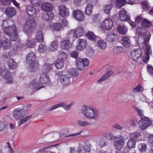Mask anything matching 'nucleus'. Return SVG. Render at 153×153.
<instances>
[{
	"instance_id": "nucleus-34",
	"label": "nucleus",
	"mask_w": 153,
	"mask_h": 153,
	"mask_svg": "<svg viewBox=\"0 0 153 153\" xmlns=\"http://www.w3.org/2000/svg\"><path fill=\"white\" fill-rule=\"evenodd\" d=\"M122 40L124 47L128 48L130 47L131 45V41L130 39L127 37L123 36L122 38Z\"/></svg>"
},
{
	"instance_id": "nucleus-15",
	"label": "nucleus",
	"mask_w": 153,
	"mask_h": 153,
	"mask_svg": "<svg viewBox=\"0 0 153 153\" xmlns=\"http://www.w3.org/2000/svg\"><path fill=\"white\" fill-rule=\"evenodd\" d=\"M74 17L79 21H82L84 18V13L79 10H76L73 13Z\"/></svg>"
},
{
	"instance_id": "nucleus-23",
	"label": "nucleus",
	"mask_w": 153,
	"mask_h": 153,
	"mask_svg": "<svg viewBox=\"0 0 153 153\" xmlns=\"http://www.w3.org/2000/svg\"><path fill=\"white\" fill-rule=\"evenodd\" d=\"M141 25L144 28L153 27V23L150 22L146 18H143L141 23Z\"/></svg>"
},
{
	"instance_id": "nucleus-64",
	"label": "nucleus",
	"mask_w": 153,
	"mask_h": 153,
	"mask_svg": "<svg viewBox=\"0 0 153 153\" xmlns=\"http://www.w3.org/2000/svg\"><path fill=\"white\" fill-rule=\"evenodd\" d=\"M148 70L149 74L153 76V67L150 66L148 68Z\"/></svg>"
},
{
	"instance_id": "nucleus-29",
	"label": "nucleus",
	"mask_w": 153,
	"mask_h": 153,
	"mask_svg": "<svg viewBox=\"0 0 153 153\" xmlns=\"http://www.w3.org/2000/svg\"><path fill=\"white\" fill-rule=\"evenodd\" d=\"M42 8L43 10L45 11H50L52 10L53 7L51 4L47 2H45L42 4Z\"/></svg>"
},
{
	"instance_id": "nucleus-42",
	"label": "nucleus",
	"mask_w": 153,
	"mask_h": 153,
	"mask_svg": "<svg viewBox=\"0 0 153 153\" xmlns=\"http://www.w3.org/2000/svg\"><path fill=\"white\" fill-rule=\"evenodd\" d=\"M67 104L63 102H61L60 103L56 105H53L49 109L47 110V111H52L55 109L57 108L60 107H64L66 106Z\"/></svg>"
},
{
	"instance_id": "nucleus-35",
	"label": "nucleus",
	"mask_w": 153,
	"mask_h": 153,
	"mask_svg": "<svg viewBox=\"0 0 153 153\" xmlns=\"http://www.w3.org/2000/svg\"><path fill=\"white\" fill-rule=\"evenodd\" d=\"M58 48V43L57 41H54L51 42L49 47V50L50 51H54Z\"/></svg>"
},
{
	"instance_id": "nucleus-1",
	"label": "nucleus",
	"mask_w": 153,
	"mask_h": 153,
	"mask_svg": "<svg viewBox=\"0 0 153 153\" xmlns=\"http://www.w3.org/2000/svg\"><path fill=\"white\" fill-rule=\"evenodd\" d=\"M35 54L33 52L29 53L26 57V62L30 64V71H35L39 68V65L37 61H36Z\"/></svg>"
},
{
	"instance_id": "nucleus-59",
	"label": "nucleus",
	"mask_w": 153,
	"mask_h": 153,
	"mask_svg": "<svg viewBox=\"0 0 153 153\" xmlns=\"http://www.w3.org/2000/svg\"><path fill=\"white\" fill-rule=\"evenodd\" d=\"M143 19L141 16H137L136 17L135 22L137 23H140L141 22V23Z\"/></svg>"
},
{
	"instance_id": "nucleus-12",
	"label": "nucleus",
	"mask_w": 153,
	"mask_h": 153,
	"mask_svg": "<svg viewBox=\"0 0 153 153\" xmlns=\"http://www.w3.org/2000/svg\"><path fill=\"white\" fill-rule=\"evenodd\" d=\"M151 124L152 122L151 120L147 118L142 119L138 122L139 127L143 130L146 128L147 127L151 125Z\"/></svg>"
},
{
	"instance_id": "nucleus-8",
	"label": "nucleus",
	"mask_w": 153,
	"mask_h": 153,
	"mask_svg": "<svg viewBox=\"0 0 153 153\" xmlns=\"http://www.w3.org/2000/svg\"><path fill=\"white\" fill-rule=\"evenodd\" d=\"M85 30L82 27H79L75 29L70 31L69 33L73 35L76 38H78L81 37L85 34Z\"/></svg>"
},
{
	"instance_id": "nucleus-33",
	"label": "nucleus",
	"mask_w": 153,
	"mask_h": 153,
	"mask_svg": "<svg viewBox=\"0 0 153 153\" xmlns=\"http://www.w3.org/2000/svg\"><path fill=\"white\" fill-rule=\"evenodd\" d=\"M53 16V13L50 12L44 13L42 15L43 18L46 21H49L51 19Z\"/></svg>"
},
{
	"instance_id": "nucleus-21",
	"label": "nucleus",
	"mask_w": 153,
	"mask_h": 153,
	"mask_svg": "<svg viewBox=\"0 0 153 153\" xmlns=\"http://www.w3.org/2000/svg\"><path fill=\"white\" fill-rule=\"evenodd\" d=\"M69 78L67 75H62L60 77V82L64 85H68L70 83Z\"/></svg>"
},
{
	"instance_id": "nucleus-49",
	"label": "nucleus",
	"mask_w": 153,
	"mask_h": 153,
	"mask_svg": "<svg viewBox=\"0 0 153 153\" xmlns=\"http://www.w3.org/2000/svg\"><path fill=\"white\" fill-rule=\"evenodd\" d=\"M112 6L111 4H108L105 5L104 8L105 12L107 14L110 13V11L112 9Z\"/></svg>"
},
{
	"instance_id": "nucleus-50",
	"label": "nucleus",
	"mask_w": 153,
	"mask_h": 153,
	"mask_svg": "<svg viewBox=\"0 0 153 153\" xmlns=\"http://www.w3.org/2000/svg\"><path fill=\"white\" fill-rule=\"evenodd\" d=\"M53 29L56 31H59L61 30L62 28L61 24L59 23H55L53 26Z\"/></svg>"
},
{
	"instance_id": "nucleus-2",
	"label": "nucleus",
	"mask_w": 153,
	"mask_h": 153,
	"mask_svg": "<svg viewBox=\"0 0 153 153\" xmlns=\"http://www.w3.org/2000/svg\"><path fill=\"white\" fill-rule=\"evenodd\" d=\"M52 65L48 63H46L43 66L44 73L41 74L39 77V83L41 85L48 84L50 82L49 76L47 72H48L51 69Z\"/></svg>"
},
{
	"instance_id": "nucleus-38",
	"label": "nucleus",
	"mask_w": 153,
	"mask_h": 153,
	"mask_svg": "<svg viewBox=\"0 0 153 153\" xmlns=\"http://www.w3.org/2000/svg\"><path fill=\"white\" fill-rule=\"evenodd\" d=\"M93 6V5L91 4H88L87 5L85 11L86 14L88 15H91L92 12V9Z\"/></svg>"
},
{
	"instance_id": "nucleus-61",
	"label": "nucleus",
	"mask_w": 153,
	"mask_h": 153,
	"mask_svg": "<svg viewBox=\"0 0 153 153\" xmlns=\"http://www.w3.org/2000/svg\"><path fill=\"white\" fill-rule=\"evenodd\" d=\"M130 122L131 125L133 126H137V124L138 123L137 121L135 120L132 119L130 120Z\"/></svg>"
},
{
	"instance_id": "nucleus-9",
	"label": "nucleus",
	"mask_w": 153,
	"mask_h": 153,
	"mask_svg": "<svg viewBox=\"0 0 153 153\" xmlns=\"http://www.w3.org/2000/svg\"><path fill=\"white\" fill-rule=\"evenodd\" d=\"M113 24V20L110 18H107L104 20L101 26L103 29L109 30L112 28Z\"/></svg>"
},
{
	"instance_id": "nucleus-60",
	"label": "nucleus",
	"mask_w": 153,
	"mask_h": 153,
	"mask_svg": "<svg viewBox=\"0 0 153 153\" xmlns=\"http://www.w3.org/2000/svg\"><path fill=\"white\" fill-rule=\"evenodd\" d=\"M133 108L137 112L138 115H139L140 117H141V116L143 115V114L142 113L141 110L139 108H138L136 107H134Z\"/></svg>"
},
{
	"instance_id": "nucleus-31",
	"label": "nucleus",
	"mask_w": 153,
	"mask_h": 153,
	"mask_svg": "<svg viewBox=\"0 0 153 153\" xmlns=\"http://www.w3.org/2000/svg\"><path fill=\"white\" fill-rule=\"evenodd\" d=\"M76 122L79 126L82 127L91 126L92 124L91 123L87 121H83L82 120H77Z\"/></svg>"
},
{
	"instance_id": "nucleus-63",
	"label": "nucleus",
	"mask_w": 153,
	"mask_h": 153,
	"mask_svg": "<svg viewBox=\"0 0 153 153\" xmlns=\"http://www.w3.org/2000/svg\"><path fill=\"white\" fill-rule=\"evenodd\" d=\"M140 99L143 102H145L148 103H149V99L148 98H146V96H142Z\"/></svg>"
},
{
	"instance_id": "nucleus-5",
	"label": "nucleus",
	"mask_w": 153,
	"mask_h": 153,
	"mask_svg": "<svg viewBox=\"0 0 153 153\" xmlns=\"http://www.w3.org/2000/svg\"><path fill=\"white\" fill-rule=\"evenodd\" d=\"M36 26V23L34 20L29 19L27 20L23 26L24 32L26 33H30Z\"/></svg>"
},
{
	"instance_id": "nucleus-51",
	"label": "nucleus",
	"mask_w": 153,
	"mask_h": 153,
	"mask_svg": "<svg viewBox=\"0 0 153 153\" xmlns=\"http://www.w3.org/2000/svg\"><path fill=\"white\" fill-rule=\"evenodd\" d=\"M47 50V47L45 45L41 44L39 45L38 51L42 53L46 51Z\"/></svg>"
},
{
	"instance_id": "nucleus-47",
	"label": "nucleus",
	"mask_w": 153,
	"mask_h": 153,
	"mask_svg": "<svg viewBox=\"0 0 153 153\" xmlns=\"http://www.w3.org/2000/svg\"><path fill=\"white\" fill-rule=\"evenodd\" d=\"M143 90V88L140 84H139L137 86L133 89L134 93L139 92Z\"/></svg>"
},
{
	"instance_id": "nucleus-32",
	"label": "nucleus",
	"mask_w": 153,
	"mask_h": 153,
	"mask_svg": "<svg viewBox=\"0 0 153 153\" xmlns=\"http://www.w3.org/2000/svg\"><path fill=\"white\" fill-rule=\"evenodd\" d=\"M55 65L57 69L62 68L64 66V60L63 58L59 59H57L55 64Z\"/></svg>"
},
{
	"instance_id": "nucleus-39",
	"label": "nucleus",
	"mask_w": 153,
	"mask_h": 153,
	"mask_svg": "<svg viewBox=\"0 0 153 153\" xmlns=\"http://www.w3.org/2000/svg\"><path fill=\"white\" fill-rule=\"evenodd\" d=\"M116 6L118 8H121L127 3L126 0H115Z\"/></svg>"
},
{
	"instance_id": "nucleus-44",
	"label": "nucleus",
	"mask_w": 153,
	"mask_h": 153,
	"mask_svg": "<svg viewBox=\"0 0 153 153\" xmlns=\"http://www.w3.org/2000/svg\"><path fill=\"white\" fill-rule=\"evenodd\" d=\"M20 42H18L14 44L12 49V51L13 53L16 52L20 50L21 46H20Z\"/></svg>"
},
{
	"instance_id": "nucleus-62",
	"label": "nucleus",
	"mask_w": 153,
	"mask_h": 153,
	"mask_svg": "<svg viewBox=\"0 0 153 153\" xmlns=\"http://www.w3.org/2000/svg\"><path fill=\"white\" fill-rule=\"evenodd\" d=\"M106 143L105 141L103 139L100 140V143L99 145L100 147H102L106 145Z\"/></svg>"
},
{
	"instance_id": "nucleus-27",
	"label": "nucleus",
	"mask_w": 153,
	"mask_h": 153,
	"mask_svg": "<svg viewBox=\"0 0 153 153\" xmlns=\"http://www.w3.org/2000/svg\"><path fill=\"white\" fill-rule=\"evenodd\" d=\"M7 63L8 67L10 69H15L17 66V63L14 61L13 59H9Z\"/></svg>"
},
{
	"instance_id": "nucleus-10",
	"label": "nucleus",
	"mask_w": 153,
	"mask_h": 153,
	"mask_svg": "<svg viewBox=\"0 0 153 153\" xmlns=\"http://www.w3.org/2000/svg\"><path fill=\"white\" fill-rule=\"evenodd\" d=\"M91 145L88 141H86L84 146H80L77 151L79 153H86V152H90Z\"/></svg>"
},
{
	"instance_id": "nucleus-41",
	"label": "nucleus",
	"mask_w": 153,
	"mask_h": 153,
	"mask_svg": "<svg viewBox=\"0 0 153 153\" xmlns=\"http://www.w3.org/2000/svg\"><path fill=\"white\" fill-rule=\"evenodd\" d=\"M26 44L27 47L33 48L35 45V41L33 39H28L26 41Z\"/></svg>"
},
{
	"instance_id": "nucleus-22",
	"label": "nucleus",
	"mask_w": 153,
	"mask_h": 153,
	"mask_svg": "<svg viewBox=\"0 0 153 153\" xmlns=\"http://www.w3.org/2000/svg\"><path fill=\"white\" fill-rule=\"evenodd\" d=\"M118 36L114 33H110L108 34L106 37V41L113 42L116 41L118 39Z\"/></svg>"
},
{
	"instance_id": "nucleus-56",
	"label": "nucleus",
	"mask_w": 153,
	"mask_h": 153,
	"mask_svg": "<svg viewBox=\"0 0 153 153\" xmlns=\"http://www.w3.org/2000/svg\"><path fill=\"white\" fill-rule=\"evenodd\" d=\"M118 137V136H115L113 133H110L107 136V138L108 139L110 140H111L113 139L114 138V140H115V137Z\"/></svg>"
},
{
	"instance_id": "nucleus-54",
	"label": "nucleus",
	"mask_w": 153,
	"mask_h": 153,
	"mask_svg": "<svg viewBox=\"0 0 153 153\" xmlns=\"http://www.w3.org/2000/svg\"><path fill=\"white\" fill-rule=\"evenodd\" d=\"M141 4L143 8L145 10H148L149 8L148 4L146 2H141Z\"/></svg>"
},
{
	"instance_id": "nucleus-43",
	"label": "nucleus",
	"mask_w": 153,
	"mask_h": 153,
	"mask_svg": "<svg viewBox=\"0 0 153 153\" xmlns=\"http://www.w3.org/2000/svg\"><path fill=\"white\" fill-rule=\"evenodd\" d=\"M136 140L134 139H131L128 142L127 146L130 148H134L136 144Z\"/></svg>"
},
{
	"instance_id": "nucleus-57",
	"label": "nucleus",
	"mask_w": 153,
	"mask_h": 153,
	"mask_svg": "<svg viewBox=\"0 0 153 153\" xmlns=\"http://www.w3.org/2000/svg\"><path fill=\"white\" fill-rule=\"evenodd\" d=\"M50 98H47L46 96H39L36 99L38 101H45Z\"/></svg>"
},
{
	"instance_id": "nucleus-20",
	"label": "nucleus",
	"mask_w": 153,
	"mask_h": 153,
	"mask_svg": "<svg viewBox=\"0 0 153 153\" xmlns=\"http://www.w3.org/2000/svg\"><path fill=\"white\" fill-rule=\"evenodd\" d=\"M72 46V43L68 39H65L60 43V46L62 49L65 50L69 49Z\"/></svg>"
},
{
	"instance_id": "nucleus-6",
	"label": "nucleus",
	"mask_w": 153,
	"mask_h": 153,
	"mask_svg": "<svg viewBox=\"0 0 153 153\" xmlns=\"http://www.w3.org/2000/svg\"><path fill=\"white\" fill-rule=\"evenodd\" d=\"M115 138V140L113 142L114 147L115 149L120 150L124 144L126 139L124 137L121 135H119L118 137H116Z\"/></svg>"
},
{
	"instance_id": "nucleus-16",
	"label": "nucleus",
	"mask_w": 153,
	"mask_h": 153,
	"mask_svg": "<svg viewBox=\"0 0 153 153\" xmlns=\"http://www.w3.org/2000/svg\"><path fill=\"white\" fill-rule=\"evenodd\" d=\"M29 87L31 89L37 91L42 88H44L45 86L40 85V84L37 83L36 79H33L30 83Z\"/></svg>"
},
{
	"instance_id": "nucleus-55",
	"label": "nucleus",
	"mask_w": 153,
	"mask_h": 153,
	"mask_svg": "<svg viewBox=\"0 0 153 153\" xmlns=\"http://www.w3.org/2000/svg\"><path fill=\"white\" fill-rule=\"evenodd\" d=\"M71 57L76 58L78 56V52L76 51H74L71 52Z\"/></svg>"
},
{
	"instance_id": "nucleus-52",
	"label": "nucleus",
	"mask_w": 153,
	"mask_h": 153,
	"mask_svg": "<svg viewBox=\"0 0 153 153\" xmlns=\"http://www.w3.org/2000/svg\"><path fill=\"white\" fill-rule=\"evenodd\" d=\"M31 4L35 6H39L41 3L40 0H30Z\"/></svg>"
},
{
	"instance_id": "nucleus-28",
	"label": "nucleus",
	"mask_w": 153,
	"mask_h": 153,
	"mask_svg": "<svg viewBox=\"0 0 153 153\" xmlns=\"http://www.w3.org/2000/svg\"><path fill=\"white\" fill-rule=\"evenodd\" d=\"M36 41L42 43L44 41V36L41 30H38L37 32L35 37Z\"/></svg>"
},
{
	"instance_id": "nucleus-13",
	"label": "nucleus",
	"mask_w": 153,
	"mask_h": 153,
	"mask_svg": "<svg viewBox=\"0 0 153 153\" xmlns=\"http://www.w3.org/2000/svg\"><path fill=\"white\" fill-rule=\"evenodd\" d=\"M142 56V52L140 48L134 49L131 52V58L134 61H137V59Z\"/></svg>"
},
{
	"instance_id": "nucleus-36",
	"label": "nucleus",
	"mask_w": 153,
	"mask_h": 153,
	"mask_svg": "<svg viewBox=\"0 0 153 153\" xmlns=\"http://www.w3.org/2000/svg\"><path fill=\"white\" fill-rule=\"evenodd\" d=\"M86 35L89 39L93 41H96L98 37L97 36L95 35L94 33L91 31L88 32Z\"/></svg>"
},
{
	"instance_id": "nucleus-4",
	"label": "nucleus",
	"mask_w": 153,
	"mask_h": 153,
	"mask_svg": "<svg viewBox=\"0 0 153 153\" xmlns=\"http://www.w3.org/2000/svg\"><path fill=\"white\" fill-rule=\"evenodd\" d=\"M17 30L16 27L13 25L11 27H5L4 31V33L7 35L12 41H15L18 38L17 33Z\"/></svg>"
},
{
	"instance_id": "nucleus-40",
	"label": "nucleus",
	"mask_w": 153,
	"mask_h": 153,
	"mask_svg": "<svg viewBox=\"0 0 153 153\" xmlns=\"http://www.w3.org/2000/svg\"><path fill=\"white\" fill-rule=\"evenodd\" d=\"M97 46L102 49H104L107 46L106 43L103 40H99L97 42Z\"/></svg>"
},
{
	"instance_id": "nucleus-18",
	"label": "nucleus",
	"mask_w": 153,
	"mask_h": 153,
	"mask_svg": "<svg viewBox=\"0 0 153 153\" xmlns=\"http://www.w3.org/2000/svg\"><path fill=\"white\" fill-rule=\"evenodd\" d=\"M25 113L26 110L24 108L15 110L13 112V115L15 118L18 119L20 117L25 115Z\"/></svg>"
},
{
	"instance_id": "nucleus-30",
	"label": "nucleus",
	"mask_w": 153,
	"mask_h": 153,
	"mask_svg": "<svg viewBox=\"0 0 153 153\" xmlns=\"http://www.w3.org/2000/svg\"><path fill=\"white\" fill-rule=\"evenodd\" d=\"M2 47L4 49H8L11 46V43L10 40L8 39H5L2 41Z\"/></svg>"
},
{
	"instance_id": "nucleus-25",
	"label": "nucleus",
	"mask_w": 153,
	"mask_h": 153,
	"mask_svg": "<svg viewBox=\"0 0 153 153\" xmlns=\"http://www.w3.org/2000/svg\"><path fill=\"white\" fill-rule=\"evenodd\" d=\"M6 15L8 17H11L16 14V11L15 9L12 7H7L5 10Z\"/></svg>"
},
{
	"instance_id": "nucleus-3",
	"label": "nucleus",
	"mask_w": 153,
	"mask_h": 153,
	"mask_svg": "<svg viewBox=\"0 0 153 153\" xmlns=\"http://www.w3.org/2000/svg\"><path fill=\"white\" fill-rule=\"evenodd\" d=\"M81 112L84 116L90 119H96L99 114V112L97 109L92 108L86 105L83 106Z\"/></svg>"
},
{
	"instance_id": "nucleus-11",
	"label": "nucleus",
	"mask_w": 153,
	"mask_h": 153,
	"mask_svg": "<svg viewBox=\"0 0 153 153\" xmlns=\"http://www.w3.org/2000/svg\"><path fill=\"white\" fill-rule=\"evenodd\" d=\"M119 18L120 20L122 22L128 21L130 20V16L127 14V11L123 9L119 12Z\"/></svg>"
},
{
	"instance_id": "nucleus-17",
	"label": "nucleus",
	"mask_w": 153,
	"mask_h": 153,
	"mask_svg": "<svg viewBox=\"0 0 153 153\" xmlns=\"http://www.w3.org/2000/svg\"><path fill=\"white\" fill-rule=\"evenodd\" d=\"M59 14L63 17H66L69 15V12L68 9L65 6L61 5L59 7Z\"/></svg>"
},
{
	"instance_id": "nucleus-24",
	"label": "nucleus",
	"mask_w": 153,
	"mask_h": 153,
	"mask_svg": "<svg viewBox=\"0 0 153 153\" xmlns=\"http://www.w3.org/2000/svg\"><path fill=\"white\" fill-rule=\"evenodd\" d=\"M113 74V72L112 71H108L103 75L97 81V82L98 83H100L105 81L106 79H108Z\"/></svg>"
},
{
	"instance_id": "nucleus-53",
	"label": "nucleus",
	"mask_w": 153,
	"mask_h": 153,
	"mask_svg": "<svg viewBox=\"0 0 153 153\" xmlns=\"http://www.w3.org/2000/svg\"><path fill=\"white\" fill-rule=\"evenodd\" d=\"M11 2V0H1V4L3 5H8Z\"/></svg>"
},
{
	"instance_id": "nucleus-37",
	"label": "nucleus",
	"mask_w": 153,
	"mask_h": 153,
	"mask_svg": "<svg viewBox=\"0 0 153 153\" xmlns=\"http://www.w3.org/2000/svg\"><path fill=\"white\" fill-rule=\"evenodd\" d=\"M117 29L119 33L122 34H126L128 31L127 27L124 25H119Z\"/></svg>"
},
{
	"instance_id": "nucleus-46",
	"label": "nucleus",
	"mask_w": 153,
	"mask_h": 153,
	"mask_svg": "<svg viewBox=\"0 0 153 153\" xmlns=\"http://www.w3.org/2000/svg\"><path fill=\"white\" fill-rule=\"evenodd\" d=\"M32 117V115H30L21 118L20 120L19 124L18 126H20L21 124L25 122L30 119H31Z\"/></svg>"
},
{
	"instance_id": "nucleus-45",
	"label": "nucleus",
	"mask_w": 153,
	"mask_h": 153,
	"mask_svg": "<svg viewBox=\"0 0 153 153\" xmlns=\"http://www.w3.org/2000/svg\"><path fill=\"white\" fill-rule=\"evenodd\" d=\"M141 135L140 133L137 132H134L130 134V136L132 138H135L137 140L140 139Z\"/></svg>"
},
{
	"instance_id": "nucleus-26",
	"label": "nucleus",
	"mask_w": 153,
	"mask_h": 153,
	"mask_svg": "<svg viewBox=\"0 0 153 153\" xmlns=\"http://www.w3.org/2000/svg\"><path fill=\"white\" fill-rule=\"evenodd\" d=\"M26 11L28 14L30 16L34 15L38 12L34 7L30 6H27Z\"/></svg>"
},
{
	"instance_id": "nucleus-14",
	"label": "nucleus",
	"mask_w": 153,
	"mask_h": 153,
	"mask_svg": "<svg viewBox=\"0 0 153 153\" xmlns=\"http://www.w3.org/2000/svg\"><path fill=\"white\" fill-rule=\"evenodd\" d=\"M77 43L78 45L76 46V49L79 51L84 49L87 45V41L83 39H79Z\"/></svg>"
},
{
	"instance_id": "nucleus-58",
	"label": "nucleus",
	"mask_w": 153,
	"mask_h": 153,
	"mask_svg": "<svg viewBox=\"0 0 153 153\" xmlns=\"http://www.w3.org/2000/svg\"><path fill=\"white\" fill-rule=\"evenodd\" d=\"M113 127L117 129L122 130L123 129V127L118 124H115L112 126Z\"/></svg>"
},
{
	"instance_id": "nucleus-48",
	"label": "nucleus",
	"mask_w": 153,
	"mask_h": 153,
	"mask_svg": "<svg viewBox=\"0 0 153 153\" xmlns=\"http://www.w3.org/2000/svg\"><path fill=\"white\" fill-rule=\"evenodd\" d=\"M138 148L141 152H144L146 150V145L144 143L140 144L138 145Z\"/></svg>"
},
{
	"instance_id": "nucleus-7",
	"label": "nucleus",
	"mask_w": 153,
	"mask_h": 153,
	"mask_svg": "<svg viewBox=\"0 0 153 153\" xmlns=\"http://www.w3.org/2000/svg\"><path fill=\"white\" fill-rule=\"evenodd\" d=\"M76 65L77 68L79 70H82L84 67L88 65L89 61L86 58L82 59L80 58H77L76 61Z\"/></svg>"
},
{
	"instance_id": "nucleus-19",
	"label": "nucleus",
	"mask_w": 153,
	"mask_h": 153,
	"mask_svg": "<svg viewBox=\"0 0 153 153\" xmlns=\"http://www.w3.org/2000/svg\"><path fill=\"white\" fill-rule=\"evenodd\" d=\"M135 30L136 35L142 37L145 36L148 32L147 29L143 27H137L135 29Z\"/></svg>"
}]
</instances>
